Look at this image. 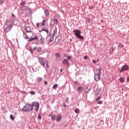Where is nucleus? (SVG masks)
I'll return each instance as SVG.
<instances>
[{"instance_id":"f257e3e1","label":"nucleus","mask_w":129,"mask_h":129,"mask_svg":"<svg viewBox=\"0 0 129 129\" xmlns=\"http://www.w3.org/2000/svg\"><path fill=\"white\" fill-rule=\"evenodd\" d=\"M57 30L56 29H51L49 35L47 36L46 37V41L48 42H51L54 40V37L56 34Z\"/></svg>"},{"instance_id":"f03ea898","label":"nucleus","mask_w":129,"mask_h":129,"mask_svg":"<svg viewBox=\"0 0 129 129\" xmlns=\"http://www.w3.org/2000/svg\"><path fill=\"white\" fill-rule=\"evenodd\" d=\"M74 32L75 33V35L77 37H78L79 39L84 40V38L83 37V36L81 35V31L80 30H75L74 31Z\"/></svg>"},{"instance_id":"7ed1b4c3","label":"nucleus","mask_w":129,"mask_h":129,"mask_svg":"<svg viewBox=\"0 0 129 129\" xmlns=\"http://www.w3.org/2000/svg\"><path fill=\"white\" fill-rule=\"evenodd\" d=\"M33 109L32 105L27 104L23 108V111L25 112L31 111Z\"/></svg>"},{"instance_id":"20e7f679","label":"nucleus","mask_w":129,"mask_h":129,"mask_svg":"<svg viewBox=\"0 0 129 129\" xmlns=\"http://www.w3.org/2000/svg\"><path fill=\"white\" fill-rule=\"evenodd\" d=\"M129 70V67L127 65H124L122 69H120V70L119 71V72L120 73H122L123 71H128Z\"/></svg>"},{"instance_id":"39448f33","label":"nucleus","mask_w":129,"mask_h":129,"mask_svg":"<svg viewBox=\"0 0 129 129\" xmlns=\"http://www.w3.org/2000/svg\"><path fill=\"white\" fill-rule=\"evenodd\" d=\"M32 106L33 107L34 106V107H36V111L37 112L39 110V104L38 102H33L32 103Z\"/></svg>"},{"instance_id":"423d86ee","label":"nucleus","mask_w":129,"mask_h":129,"mask_svg":"<svg viewBox=\"0 0 129 129\" xmlns=\"http://www.w3.org/2000/svg\"><path fill=\"white\" fill-rule=\"evenodd\" d=\"M38 61L42 67H45V61L43 57H38Z\"/></svg>"},{"instance_id":"0eeeda50","label":"nucleus","mask_w":129,"mask_h":129,"mask_svg":"<svg viewBox=\"0 0 129 129\" xmlns=\"http://www.w3.org/2000/svg\"><path fill=\"white\" fill-rule=\"evenodd\" d=\"M6 25L7 26V28H11V29H12L13 26L12 25V23L10 21H8L6 22Z\"/></svg>"},{"instance_id":"6e6552de","label":"nucleus","mask_w":129,"mask_h":129,"mask_svg":"<svg viewBox=\"0 0 129 129\" xmlns=\"http://www.w3.org/2000/svg\"><path fill=\"white\" fill-rule=\"evenodd\" d=\"M94 79H95V80L96 82H98L101 79V76L99 75L95 74V77H94Z\"/></svg>"},{"instance_id":"1a4fd4ad","label":"nucleus","mask_w":129,"mask_h":129,"mask_svg":"<svg viewBox=\"0 0 129 129\" xmlns=\"http://www.w3.org/2000/svg\"><path fill=\"white\" fill-rule=\"evenodd\" d=\"M49 117H51L52 120H54L56 118V115L52 114V113L49 114Z\"/></svg>"},{"instance_id":"9d476101","label":"nucleus","mask_w":129,"mask_h":129,"mask_svg":"<svg viewBox=\"0 0 129 129\" xmlns=\"http://www.w3.org/2000/svg\"><path fill=\"white\" fill-rule=\"evenodd\" d=\"M56 59L57 61H59L60 60V55L59 53L55 54Z\"/></svg>"},{"instance_id":"9b49d317","label":"nucleus","mask_w":129,"mask_h":129,"mask_svg":"<svg viewBox=\"0 0 129 129\" xmlns=\"http://www.w3.org/2000/svg\"><path fill=\"white\" fill-rule=\"evenodd\" d=\"M37 39H38V37L35 35V36H34V38H30V39H29V40H28V42H32V41H33L37 40Z\"/></svg>"},{"instance_id":"f8f14e48","label":"nucleus","mask_w":129,"mask_h":129,"mask_svg":"<svg viewBox=\"0 0 129 129\" xmlns=\"http://www.w3.org/2000/svg\"><path fill=\"white\" fill-rule=\"evenodd\" d=\"M62 63H63V65L66 66V65H68V64H69V61H68V60L67 59H64L63 60Z\"/></svg>"},{"instance_id":"ddd939ff","label":"nucleus","mask_w":129,"mask_h":129,"mask_svg":"<svg viewBox=\"0 0 129 129\" xmlns=\"http://www.w3.org/2000/svg\"><path fill=\"white\" fill-rule=\"evenodd\" d=\"M25 30L27 33H30L31 29L29 27H25Z\"/></svg>"},{"instance_id":"4468645a","label":"nucleus","mask_w":129,"mask_h":129,"mask_svg":"<svg viewBox=\"0 0 129 129\" xmlns=\"http://www.w3.org/2000/svg\"><path fill=\"white\" fill-rule=\"evenodd\" d=\"M11 29H12L11 28V27L10 28L7 27L5 29V31L6 33H8V32H9L11 31Z\"/></svg>"},{"instance_id":"2eb2a0df","label":"nucleus","mask_w":129,"mask_h":129,"mask_svg":"<svg viewBox=\"0 0 129 129\" xmlns=\"http://www.w3.org/2000/svg\"><path fill=\"white\" fill-rule=\"evenodd\" d=\"M40 43L42 45L44 44V39L43 37H41V38L40 39Z\"/></svg>"},{"instance_id":"dca6fc26","label":"nucleus","mask_w":129,"mask_h":129,"mask_svg":"<svg viewBox=\"0 0 129 129\" xmlns=\"http://www.w3.org/2000/svg\"><path fill=\"white\" fill-rule=\"evenodd\" d=\"M21 9L23 10V11H25L27 9V7L26 6H22L21 7Z\"/></svg>"},{"instance_id":"f3484780","label":"nucleus","mask_w":129,"mask_h":129,"mask_svg":"<svg viewBox=\"0 0 129 129\" xmlns=\"http://www.w3.org/2000/svg\"><path fill=\"white\" fill-rule=\"evenodd\" d=\"M60 41V39L59 38V37L58 36L56 37L55 40V42L58 43Z\"/></svg>"},{"instance_id":"a211bd4d","label":"nucleus","mask_w":129,"mask_h":129,"mask_svg":"<svg viewBox=\"0 0 129 129\" xmlns=\"http://www.w3.org/2000/svg\"><path fill=\"white\" fill-rule=\"evenodd\" d=\"M83 90H84V89L82 87H80L78 89V92H82V91H83Z\"/></svg>"},{"instance_id":"6ab92c4d","label":"nucleus","mask_w":129,"mask_h":129,"mask_svg":"<svg viewBox=\"0 0 129 129\" xmlns=\"http://www.w3.org/2000/svg\"><path fill=\"white\" fill-rule=\"evenodd\" d=\"M90 91V88L89 87H87V88L85 90V93H88Z\"/></svg>"},{"instance_id":"aec40b11","label":"nucleus","mask_w":129,"mask_h":129,"mask_svg":"<svg viewBox=\"0 0 129 129\" xmlns=\"http://www.w3.org/2000/svg\"><path fill=\"white\" fill-rule=\"evenodd\" d=\"M45 14L46 17H48L49 15V11L48 10H46L45 11Z\"/></svg>"},{"instance_id":"412c9836","label":"nucleus","mask_w":129,"mask_h":129,"mask_svg":"<svg viewBox=\"0 0 129 129\" xmlns=\"http://www.w3.org/2000/svg\"><path fill=\"white\" fill-rule=\"evenodd\" d=\"M49 64V61L48 60H46V67L47 69H49V66L48 65Z\"/></svg>"},{"instance_id":"4be33fe9","label":"nucleus","mask_w":129,"mask_h":129,"mask_svg":"<svg viewBox=\"0 0 129 129\" xmlns=\"http://www.w3.org/2000/svg\"><path fill=\"white\" fill-rule=\"evenodd\" d=\"M61 119V115H59L57 117L56 121H60Z\"/></svg>"},{"instance_id":"5701e85b","label":"nucleus","mask_w":129,"mask_h":129,"mask_svg":"<svg viewBox=\"0 0 129 129\" xmlns=\"http://www.w3.org/2000/svg\"><path fill=\"white\" fill-rule=\"evenodd\" d=\"M76 113L79 114L80 113V109L79 108H77L75 110Z\"/></svg>"},{"instance_id":"b1692460","label":"nucleus","mask_w":129,"mask_h":129,"mask_svg":"<svg viewBox=\"0 0 129 129\" xmlns=\"http://www.w3.org/2000/svg\"><path fill=\"white\" fill-rule=\"evenodd\" d=\"M10 118H11V120H15V117L13 116V115H12V114L10 115Z\"/></svg>"},{"instance_id":"393cba45","label":"nucleus","mask_w":129,"mask_h":129,"mask_svg":"<svg viewBox=\"0 0 129 129\" xmlns=\"http://www.w3.org/2000/svg\"><path fill=\"white\" fill-rule=\"evenodd\" d=\"M42 31H45L46 32L47 34L49 32V31L48 30H42L41 31L39 30V32H41Z\"/></svg>"},{"instance_id":"a878e982","label":"nucleus","mask_w":129,"mask_h":129,"mask_svg":"<svg viewBox=\"0 0 129 129\" xmlns=\"http://www.w3.org/2000/svg\"><path fill=\"white\" fill-rule=\"evenodd\" d=\"M58 85L57 84H55L53 86V89H55L56 88H57Z\"/></svg>"},{"instance_id":"bb28decb","label":"nucleus","mask_w":129,"mask_h":129,"mask_svg":"<svg viewBox=\"0 0 129 129\" xmlns=\"http://www.w3.org/2000/svg\"><path fill=\"white\" fill-rule=\"evenodd\" d=\"M119 80H120V82H122V83H123V82H124V78H122V77L119 79Z\"/></svg>"},{"instance_id":"cd10ccee","label":"nucleus","mask_w":129,"mask_h":129,"mask_svg":"<svg viewBox=\"0 0 129 129\" xmlns=\"http://www.w3.org/2000/svg\"><path fill=\"white\" fill-rule=\"evenodd\" d=\"M37 81L39 83L41 82L42 81V79L41 78H37Z\"/></svg>"},{"instance_id":"c85d7f7f","label":"nucleus","mask_w":129,"mask_h":129,"mask_svg":"<svg viewBox=\"0 0 129 129\" xmlns=\"http://www.w3.org/2000/svg\"><path fill=\"white\" fill-rule=\"evenodd\" d=\"M30 94H31V95H34L35 94V92L34 91H32L30 92Z\"/></svg>"},{"instance_id":"c756f323","label":"nucleus","mask_w":129,"mask_h":129,"mask_svg":"<svg viewBox=\"0 0 129 129\" xmlns=\"http://www.w3.org/2000/svg\"><path fill=\"white\" fill-rule=\"evenodd\" d=\"M101 69H100L99 70L98 74H97L98 75H99V76H101Z\"/></svg>"},{"instance_id":"7c9ffc66","label":"nucleus","mask_w":129,"mask_h":129,"mask_svg":"<svg viewBox=\"0 0 129 129\" xmlns=\"http://www.w3.org/2000/svg\"><path fill=\"white\" fill-rule=\"evenodd\" d=\"M46 22V20H44L42 22V26L44 27L45 26V23Z\"/></svg>"},{"instance_id":"2f4dec72","label":"nucleus","mask_w":129,"mask_h":129,"mask_svg":"<svg viewBox=\"0 0 129 129\" xmlns=\"http://www.w3.org/2000/svg\"><path fill=\"white\" fill-rule=\"evenodd\" d=\"M72 58V57L71 56H67V58L69 60H70L71 59V58Z\"/></svg>"},{"instance_id":"473e14b6","label":"nucleus","mask_w":129,"mask_h":129,"mask_svg":"<svg viewBox=\"0 0 129 129\" xmlns=\"http://www.w3.org/2000/svg\"><path fill=\"white\" fill-rule=\"evenodd\" d=\"M38 51L40 53L41 51V47H39L38 49Z\"/></svg>"},{"instance_id":"72a5a7b5","label":"nucleus","mask_w":129,"mask_h":129,"mask_svg":"<svg viewBox=\"0 0 129 129\" xmlns=\"http://www.w3.org/2000/svg\"><path fill=\"white\" fill-rule=\"evenodd\" d=\"M25 35H26L25 37V39H26V40L29 39V37H28V36L26 34H25Z\"/></svg>"},{"instance_id":"f704fd0d","label":"nucleus","mask_w":129,"mask_h":129,"mask_svg":"<svg viewBox=\"0 0 129 129\" xmlns=\"http://www.w3.org/2000/svg\"><path fill=\"white\" fill-rule=\"evenodd\" d=\"M103 103L102 101H99L98 102V104H102Z\"/></svg>"},{"instance_id":"c9c22d12","label":"nucleus","mask_w":129,"mask_h":129,"mask_svg":"<svg viewBox=\"0 0 129 129\" xmlns=\"http://www.w3.org/2000/svg\"><path fill=\"white\" fill-rule=\"evenodd\" d=\"M101 99V97H98L96 99V100L97 101H99Z\"/></svg>"},{"instance_id":"e433bc0d","label":"nucleus","mask_w":129,"mask_h":129,"mask_svg":"<svg viewBox=\"0 0 129 129\" xmlns=\"http://www.w3.org/2000/svg\"><path fill=\"white\" fill-rule=\"evenodd\" d=\"M38 118L39 119L41 120V116L40 114L38 115Z\"/></svg>"},{"instance_id":"4c0bfd02","label":"nucleus","mask_w":129,"mask_h":129,"mask_svg":"<svg viewBox=\"0 0 129 129\" xmlns=\"http://www.w3.org/2000/svg\"><path fill=\"white\" fill-rule=\"evenodd\" d=\"M28 11L29 12H28V14H31V11L30 9H28Z\"/></svg>"},{"instance_id":"58836bf2","label":"nucleus","mask_w":129,"mask_h":129,"mask_svg":"<svg viewBox=\"0 0 129 129\" xmlns=\"http://www.w3.org/2000/svg\"><path fill=\"white\" fill-rule=\"evenodd\" d=\"M44 53V51H42L41 50V51L39 53L40 54H43Z\"/></svg>"},{"instance_id":"ea45409f","label":"nucleus","mask_w":129,"mask_h":129,"mask_svg":"<svg viewBox=\"0 0 129 129\" xmlns=\"http://www.w3.org/2000/svg\"><path fill=\"white\" fill-rule=\"evenodd\" d=\"M93 62L94 64H96V60L93 59Z\"/></svg>"},{"instance_id":"a19ab883","label":"nucleus","mask_w":129,"mask_h":129,"mask_svg":"<svg viewBox=\"0 0 129 129\" xmlns=\"http://www.w3.org/2000/svg\"><path fill=\"white\" fill-rule=\"evenodd\" d=\"M25 3L23 2L21 3V6H24V5H25Z\"/></svg>"},{"instance_id":"79ce46f5","label":"nucleus","mask_w":129,"mask_h":129,"mask_svg":"<svg viewBox=\"0 0 129 129\" xmlns=\"http://www.w3.org/2000/svg\"><path fill=\"white\" fill-rule=\"evenodd\" d=\"M40 24L39 23H36V26L38 28L39 27Z\"/></svg>"},{"instance_id":"37998d69","label":"nucleus","mask_w":129,"mask_h":129,"mask_svg":"<svg viewBox=\"0 0 129 129\" xmlns=\"http://www.w3.org/2000/svg\"><path fill=\"white\" fill-rule=\"evenodd\" d=\"M47 84H48L47 81H45L44 82V85H47Z\"/></svg>"},{"instance_id":"c03bdc74","label":"nucleus","mask_w":129,"mask_h":129,"mask_svg":"<svg viewBox=\"0 0 129 129\" xmlns=\"http://www.w3.org/2000/svg\"><path fill=\"white\" fill-rule=\"evenodd\" d=\"M87 58H88V56L86 55V56H84V59H87Z\"/></svg>"},{"instance_id":"a18cd8bd","label":"nucleus","mask_w":129,"mask_h":129,"mask_svg":"<svg viewBox=\"0 0 129 129\" xmlns=\"http://www.w3.org/2000/svg\"><path fill=\"white\" fill-rule=\"evenodd\" d=\"M3 4H4V1H1L0 2V4L2 5Z\"/></svg>"},{"instance_id":"49530a36","label":"nucleus","mask_w":129,"mask_h":129,"mask_svg":"<svg viewBox=\"0 0 129 129\" xmlns=\"http://www.w3.org/2000/svg\"><path fill=\"white\" fill-rule=\"evenodd\" d=\"M12 16L13 18H14V17H15V16L14 14H12Z\"/></svg>"},{"instance_id":"de8ad7c7","label":"nucleus","mask_w":129,"mask_h":129,"mask_svg":"<svg viewBox=\"0 0 129 129\" xmlns=\"http://www.w3.org/2000/svg\"><path fill=\"white\" fill-rule=\"evenodd\" d=\"M36 49H37L36 47H34L33 48L34 50H36Z\"/></svg>"},{"instance_id":"09e8293b","label":"nucleus","mask_w":129,"mask_h":129,"mask_svg":"<svg viewBox=\"0 0 129 129\" xmlns=\"http://www.w3.org/2000/svg\"><path fill=\"white\" fill-rule=\"evenodd\" d=\"M54 21H55L56 23L58 22V20H57V19H54Z\"/></svg>"},{"instance_id":"8fccbe9b","label":"nucleus","mask_w":129,"mask_h":129,"mask_svg":"<svg viewBox=\"0 0 129 129\" xmlns=\"http://www.w3.org/2000/svg\"><path fill=\"white\" fill-rule=\"evenodd\" d=\"M62 71H63L62 69H60V72H62Z\"/></svg>"},{"instance_id":"3c124183","label":"nucleus","mask_w":129,"mask_h":129,"mask_svg":"<svg viewBox=\"0 0 129 129\" xmlns=\"http://www.w3.org/2000/svg\"><path fill=\"white\" fill-rule=\"evenodd\" d=\"M127 81H129V77H128V78H127Z\"/></svg>"},{"instance_id":"603ef678","label":"nucleus","mask_w":129,"mask_h":129,"mask_svg":"<svg viewBox=\"0 0 129 129\" xmlns=\"http://www.w3.org/2000/svg\"><path fill=\"white\" fill-rule=\"evenodd\" d=\"M121 47H123V44L121 45Z\"/></svg>"},{"instance_id":"864d4df0","label":"nucleus","mask_w":129,"mask_h":129,"mask_svg":"<svg viewBox=\"0 0 129 129\" xmlns=\"http://www.w3.org/2000/svg\"><path fill=\"white\" fill-rule=\"evenodd\" d=\"M64 56H67L66 54H64Z\"/></svg>"},{"instance_id":"5fc2aeb1","label":"nucleus","mask_w":129,"mask_h":129,"mask_svg":"<svg viewBox=\"0 0 129 129\" xmlns=\"http://www.w3.org/2000/svg\"><path fill=\"white\" fill-rule=\"evenodd\" d=\"M98 61H99V59L97 60V61H98Z\"/></svg>"},{"instance_id":"6e6d98bb","label":"nucleus","mask_w":129,"mask_h":129,"mask_svg":"<svg viewBox=\"0 0 129 129\" xmlns=\"http://www.w3.org/2000/svg\"><path fill=\"white\" fill-rule=\"evenodd\" d=\"M64 107H66V105H64Z\"/></svg>"}]
</instances>
